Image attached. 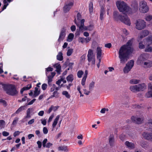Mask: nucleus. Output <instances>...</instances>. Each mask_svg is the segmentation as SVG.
<instances>
[{"label": "nucleus", "mask_w": 152, "mask_h": 152, "mask_svg": "<svg viewBox=\"0 0 152 152\" xmlns=\"http://www.w3.org/2000/svg\"><path fill=\"white\" fill-rule=\"evenodd\" d=\"M132 40H129L126 45L120 48L118 55L121 64H124L129 59V55L133 50L132 47Z\"/></svg>", "instance_id": "obj_1"}, {"label": "nucleus", "mask_w": 152, "mask_h": 152, "mask_svg": "<svg viewBox=\"0 0 152 152\" xmlns=\"http://www.w3.org/2000/svg\"><path fill=\"white\" fill-rule=\"evenodd\" d=\"M85 20L83 19L80 20V24L76 22V19L75 18L74 21L76 25L77 26L79 27V29H77V31L76 33V35H79L80 33V31H83L84 30H90L91 31L93 29V26L92 25H90L88 26H85L84 25V22H85Z\"/></svg>", "instance_id": "obj_2"}, {"label": "nucleus", "mask_w": 152, "mask_h": 152, "mask_svg": "<svg viewBox=\"0 0 152 152\" xmlns=\"http://www.w3.org/2000/svg\"><path fill=\"white\" fill-rule=\"evenodd\" d=\"M116 6L120 12L128 14L131 13L130 7L123 1H117L116 3Z\"/></svg>", "instance_id": "obj_3"}, {"label": "nucleus", "mask_w": 152, "mask_h": 152, "mask_svg": "<svg viewBox=\"0 0 152 152\" xmlns=\"http://www.w3.org/2000/svg\"><path fill=\"white\" fill-rule=\"evenodd\" d=\"M123 13L121 15H120L118 12L115 11L113 13L114 18L116 19H119L121 22L126 25L130 26L131 22L129 19L127 15Z\"/></svg>", "instance_id": "obj_4"}, {"label": "nucleus", "mask_w": 152, "mask_h": 152, "mask_svg": "<svg viewBox=\"0 0 152 152\" xmlns=\"http://www.w3.org/2000/svg\"><path fill=\"white\" fill-rule=\"evenodd\" d=\"M8 94L12 96H15L18 94V91L16 89L15 86L13 85H8L5 90Z\"/></svg>", "instance_id": "obj_5"}, {"label": "nucleus", "mask_w": 152, "mask_h": 152, "mask_svg": "<svg viewBox=\"0 0 152 152\" xmlns=\"http://www.w3.org/2000/svg\"><path fill=\"white\" fill-rule=\"evenodd\" d=\"M139 7V10L141 13H145L149 10L147 3L144 1H140Z\"/></svg>", "instance_id": "obj_6"}, {"label": "nucleus", "mask_w": 152, "mask_h": 152, "mask_svg": "<svg viewBox=\"0 0 152 152\" xmlns=\"http://www.w3.org/2000/svg\"><path fill=\"white\" fill-rule=\"evenodd\" d=\"M88 60L89 62H91L92 65H94L95 64V55L94 54V51L92 49H90L88 50L87 55Z\"/></svg>", "instance_id": "obj_7"}, {"label": "nucleus", "mask_w": 152, "mask_h": 152, "mask_svg": "<svg viewBox=\"0 0 152 152\" xmlns=\"http://www.w3.org/2000/svg\"><path fill=\"white\" fill-rule=\"evenodd\" d=\"M136 26L137 29L140 30L145 27V22L144 20L139 19L136 21Z\"/></svg>", "instance_id": "obj_8"}, {"label": "nucleus", "mask_w": 152, "mask_h": 152, "mask_svg": "<svg viewBox=\"0 0 152 152\" xmlns=\"http://www.w3.org/2000/svg\"><path fill=\"white\" fill-rule=\"evenodd\" d=\"M134 61L133 60H131L130 61L128 62L126 64V66L124 69V72L125 73H127L134 66Z\"/></svg>", "instance_id": "obj_9"}, {"label": "nucleus", "mask_w": 152, "mask_h": 152, "mask_svg": "<svg viewBox=\"0 0 152 152\" xmlns=\"http://www.w3.org/2000/svg\"><path fill=\"white\" fill-rule=\"evenodd\" d=\"M142 136L145 139L152 142V133L144 132L142 133Z\"/></svg>", "instance_id": "obj_10"}, {"label": "nucleus", "mask_w": 152, "mask_h": 152, "mask_svg": "<svg viewBox=\"0 0 152 152\" xmlns=\"http://www.w3.org/2000/svg\"><path fill=\"white\" fill-rule=\"evenodd\" d=\"M131 119L133 122L136 124H140L143 122L144 118L142 117H138L132 116L131 118Z\"/></svg>", "instance_id": "obj_11"}, {"label": "nucleus", "mask_w": 152, "mask_h": 152, "mask_svg": "<svg viewBox=\"0 0 152 152\" xmlns=\"http://www.w3.org/2000/svg\"><path fill=\"white\" fill-rule=\"evenodd\" d=\"M73 5V3L72 2H69V3L67 2L66 3L64 7V12L66 13L68 12Z\"/></svg>", "instance_id": "obj_12"}, {"label": "nucleus", "mask_w": 152, "mask_h": 152, "mask_svg": "<svg viewBox=\"0 0 152 152\" xmlns=\"http://www.w3.org/2000/svg\"><path fill=\"white\" fill-rule=\"evenodd\" d=\"M65 27H63V28H62L61 29L59 37L58 39V41L59 42H60L61 41L63 40L64 38L66 35L65 33Z\"/></svg>", "instance_id": "obj_13"}, {"label": "nucleus", "mask_w": 152, "mask_h": 152, "mask_svg": "<svg viewBox=\"0 0 152 152\" xmlns=\"http://www.w3.org/2000/svg\"><path fill=\"white\" fill-rule=\"evenodd\" d=\"M138 4L137 3L136 1H134L132 2V8L131 9V13L132 12H136L138 9Z\"/></svg>", "instance_id": "obj_14"}, {"label": "nucleus", "mask_w": 152, "mask_h": 152, "mask_svg": "<svg viewBox=\"0 0 152 152\" xmlns=\"http://www.w3.org/2000/svg\"><path fill=\"white\" fill-rule=\"evenodd\" d=\"M137 86L138 92L143 91L146 88V86L144 83L140 84Z\"/></svg>", "instance_id": "obj_15"}, {"label": "nucleus", "mask_w": 152, "mask_h": 152, "mask_svg": "<svg viewBox=\"0 0 152 152\" xmlns=\"http://www.w3.org/2000/svg\"><path fill=\"white\" fill-rule=\"evenodd\" d=\"M115 141L114 136L113 134L110 135L109 139V142L110 145L113 146Z\"/></svg>", "instance_id": "obj_16"}, {"label": "nucleus", "mask_w": 152, "mask_h": 152, "mask_svg": "<svg viewBox=\"0 0 152 152\" xmlns=\"http://www.w3.org/2000/svg\"><path fill=\"white\" fill-rule=\"evenodd\" d=\"M53 66L54 67L56 68V71L57 73L58 74H60L61 69V66L60 64L58 63L55 64L53 65Z\"/></svg>", "instance_id": "obj_17"}, {"label": "nucleus", "mask_w": 152, "mask_h": 152, "mask_svg": "<svg viewBox=\"0 0 152 152\" xmlns=\"http://www.w3.org/2000/svg\"><path fill=\"white\" fill-rule=\"evenodd\" d=\"M145 60V58L144 55H141L139 57L137 62L140 64H144V61Z\"/></svg>", "instance_id": "obj_18"}, {"label": "nucleus", "mask_w": 152, "mask_h": 152, "mask_svg": "<svg viewBox=\"0 0 152 152\" xmlns=\"http://www.w3.org/2000/svg\"><path fill=\"white\" fill-rule=\"evenodd\" d=\"M105 12L104 7L102 6L101 8L100 15V18L101 20H102L103 19V16L105 14Z\"/></svg>", "instance_id": "obj_19"}, {"label": "nucleus", "mask_w": 152, "mask_h": 152, "mask_svg": "<svg viewBox=\"0 0 152 152\" xmlns=\"http://www.w3.org/2000/svg\"><path fill=\"white\" fill-rule=\"evenodd\" d=\"M140 145L143 148H147L149 145L148 142L145 141H142L140 142Z\"/></svg>", "instance_id": "obj_20"}, {"label": "nucleus", "mask_w": 152, "mask_h": 152, "mask_svg": "<svg viewBox=\"0 0 152 152\" xmlns=\"http://www.w3.org/2000/svg\"><path fill=\"white\" fill-rule=\"evenodd\" d=\"M125 144L128 148L131 149L134 148V144L133 143L129 142V141H127L126 142Z\"/></svg>", "instance_id": "obj_21"}, {"label": "nucleus", "mask_w": 152, "mask_h": 152, "mask_svg": "<svg viewBox=\"0 0 152 152\" xmlns=\"http://www.w3.org/2000/svg\"><path fill=\"white\" fill-rule=\"evenodd\" d=\"M59 150L64 151L65 152H68L69 150L67 148V146L65 145L61 146H59L58 148Z\"/></svg>", "instance_id": "obj_22"}, {"label": "nucleus", "mask_w": 152, "mask_h": 152, "mask_svg": "<svg viewBox=\"0 0 152 152\" xmlns=\"http://www.w3.org/2000/svg\"><path fill=\"white\" fill-rule=\"evenodd\" d=\"M137 86V85L131 86L130 87L129 89L133 92H138Z\"/></svg>", "instance_id": "obj_23"}, {"label": "nucleus", "mask_w": 152, "mask_h": 152, "mask_svg": "<svg viewBox=\"0 0 152 152\" xmlns=\"http://www.w3.org/2000/svg\"><path fill=\"white\" fill-rule=\"evenodd\" d=\"M60 118V115H57L56 118L54 120L52 124V127L53 128H54L55 127L56 125H57L58 121L59 119Z\"/></svg>", "instance_id": "obj_24"}, {"label": "nucleus", "mask_w": 152, "mask_h": 152, "mask_svg": "<svg viewBox=\"0 0 152 152\" xmlns=\"http://www.w3.org/2000/svg\"><path fill=\"white\" fill-rule=\"evenodd\" d=\"M152 127V120H150L145 124V127L149 128L150 129Z\"/></svg>", "instance_id": "obj_25"}, {"label": "nucleus", "mask_w": 152, "mask_h": 152, "mask_svg": "<svg viewBox=\"0 0 152 152\" xmlns=\"http://www.w3.org/2000/svg\"><path fill=\"white\" fill-rule=\"evenodd\" d=\"M140 82V80L135 79H133L130 80L129 83L131 84H137Z\"/></svg>", "instance_id": "obj_26"}, {"label": "nucleus", "mask_w": 152, "mask_h": 152, "mask_svg": "<svg viewBox=\"0 0 152 152\" xmlns=\"http://www.w3.org/2000/svg\"><path fill=\"white\" fill-rule=\"evenodd\" d=\"M59 93L57 91H55L53 93V95L50 96L49 98H52L53 97L57 98L59 97Z\"/></svg>", "instance_id": "obj_27"}, {"label": "nucleus", "mask_w": 152, "mask_h": 152, "mask_svg": "<svg viewBox=\"0 0 152 152\" xmlns=\"http://www.w3.org/2000/svg\"><path fill=\"white\" fill-rule=\"evenodd\" d=\"M102 55V50L99 48H97V56L98 58H99Z\"/></svg>", "instance_id": "obj_28"}, {"label": "nucleus", "mask_w": 152, "mask_h": 152, "mask_svg": "<svg viewBox=\"0 0 152 152\" xmlns=\"http://www.w3.org/2000/svg\"><path fill=\"white\" fill-rule=\"evenodd\" d=\"M57 59L60 61H61L63 59L62 53L61 52H59L57 56Z\"/></svg>", "instance_id": "obj_29"}, {"label": "nucleus", "mask_w": 152, "mask_h": 152, "mask_svg": "<svg viewBox=\"0 0 152 152\" xmlns=\"http://www.w3.org/2000/svg\"><path fill=\"white\" fill-rule=\"evenodd\" d=\"M35 90L34 91V93L33 95L34 97H36L38 96L40 93V91L38 90V88L37 87H35Z\"/></svg>", "instance_id": "obj_30"}, {"label": "nucleus", "mask_w": 152, "mask_h": 152, "mask_svg": "<svg viewBox=\"0 0 152 152\" xmlns=\"http://www.w3.org/2000/svg\"><path fill=\"white\" fill-rule=\"evenodd\" d=\"M144 65H145L147 67H150L152 66V62L148 61L144 62Z\"/></svg>", "instance_id": "obj_31"}, {"label": "nucleus", "mask_w": 152, "mask_h": 152, "mask_svg": "<svg viewBox=\"0 0 152 152\" xmlns=\"http://www.w3.org/2000/svg\"><path fill=\"white\" fill-rule=\"evenodd\" d=\"M145 51L146 52H152V48L148 44L145 49Z\"/></svg>", "instance_id": "obj_32"}, {"label": "nucleus", "mask_w": 152, "mask_h": 152, "mask_svg": "<svg viewBox=\"0 0 152 152\" xmlns=\"http://www.w3.org/2000/svg\"><path fill=\"white\" fill-rule=\"evenodd\" d=\"M25 107V105L20 107L17 110V111L15 112V113L16 114L19 113L20 112H21L22 111L24 110Z\"/></svg>", "instance_id": "obj_33"}, {"label": "nucleus", "mask_w": 152, "mask_h": 152, "mask_svg": "<svg viewBox=\"0 0 152 152\" xmlns=\"http://www.w3.org/2000/svg\"><path fill=\"white\" fill-rule=\"evenodd\" d=\"M145 97L146 98H150L152 97V91L148 90V92L146 93Z\"/></svg>", "instance_id": "obj_34"}, {"label": "nucleus", "mask_w": 152, "mask_h": 152, "mask_svg": "<svg viewBox=\"0 0 152 152\" xmlns=\"http://www.w3.org/2000/svg\"><path fill=\"white\" fill-rule=\"evenodd\" d=\"M95 85V82L92 81L89 85V88L90 91H92L93 88H94Z\"/></svg>", "instance_id": "obj_35"}, {"label": "nucleus", "mask_w": 152, "mask_h": 152, "mask_svg": "<svg viewBox=\"0 0 152 152\" xmlns=\"http://www.w3.org/2000/svg\"><path fill=\"white\" fill-rule=\"evenodd\" d=\"M62 94L65 96L66 97L68 98H69L70 97V95L69 94L68 92L66 91H63L62 92Z\"/></svg>", "instance_id": "obj_36"}, {"label": "nucleus", "mask_w": 152, "mask_h": 152, "mask_svg": "<svg viewBox=\"0 0 152 152\" xmlns=\"http://www.w3.org/2000/svg\"><path fill=\"white\" fill-rule=\"evenodd\" d=\"M73 76L72 75H70L67 77L66 78L67 80L68 81L72 82L73 80Z\"/></svg>", "instance_id": "obj_37"}, {"label": "nucleus", "mask_w": 152, "mask_h": 152, "mask_svg": "<svg viewBox=\"0 0 152 152\" xmlns=\"http://www.w3.org/2000/svg\"><path fill=\"white\" fill-rule=\"evenodd\" d=\"M140 33L145 37L148 34L149 32L147 30H144L142 31Z\"/></svg>", "instance_id": "obj_38"}, {"label": "nucleus", "mask_w": 152, "mask_h": 152, "mask_svg": "<svg viewBox=\"0 0 152 152\" xmlns=\"http://www.w3.org/2000/svg\"><path fill=\"white\" fill-rule=\"evenodd\" d=\"M145 20L147 21H150L152 19V15H147L145 17Z\"/></svg>", "instance_id": "obj_39"}, {"label": "nucleus", "mask_w": 152, "mask_h": 152, "mask_svg": "<svg viewBox=\"0 0 152 152\" xmlns=\"http://www.w3.org/2000/svg\"><path fill=\"white\" fill-rule=\"evenodd\" d=\"M89 9L90 13L92 12L93 11V4L92 2L90 3L89 6Z\"/></svg>", "instance_id": "obj_40"}, {"label": "nucleus", "mask_w": 152, "mask_h": 152, "mask_svg": "<svg viewBox=\"0 0 152 152\" xmlns=\"http://www.w3.org/2000/svg\"><path fill=\"white\" fill-rule=\"evenodd\" d=\"M7 86L8 85L2 83L0 82V87H1L3 88L5 90Z\"/></svg>", "instance_id": "obj_41"}, {"label": "nucleus", "mask_w": 152, "mask_h": 152, "mask_svg": "<svg viewBox=\"0 0 152 152\" xmlns=\"http://www.w3.org/2000/svg\"><path fill=\"white\" fill-rule=\"evenodd\" d=\"M83 73V72L82 70L79 71L77 73L78 77L79 78L81 77Z\"/></svg>", "instance_id": "obj_42"}, {"label": "nucleus", "mask_w": 152, "mask_h": 152, "mask_svg": "<svg viewBox=\"0 0 152 152\" xmlns=\"http://www.w3.org/2000/svg\"><path fill=\"white\" fill-rule=\"evenodd\" d=\"M139 48L140 49H142L145 48V45L142 44V41L139 42Z\"/></svg>", "instance_id": "obj_43"}, {"label": "nucleus", "mask_w": 152, "mask_h": 152, "mask_svg": "<svg viewBox=\"0 0 152 152\" xmlns=\"http://www.w3.org/2000/svg\"><path fill=\"white\" fill-rule=\"evenodd\" d=\"M73 52V49H69L67 52V55L68 56H70Z\"/></svg>", "instance_id": "obj_44"}, {"label": "nucleus", "mask_w": 152, "mask_h": 152, "mask_svg": "<svg viewBox=\"0 0 152 152\" xmlns=\"http://www.w3.org/2000/svg\"><path fill=\"white\" fill-rule=\"evenodd\" d=\"M5 125V122L4 120H0V127L1 128H3L4 127Z\"/></svg>", "instance_id": "obj_45"}, {"label": "nucleus", "mask_w": 152, "mask_h": 152, "mask_svg": "<svg viewBox=\"0 0 152 152\" xmlns=\"http://www.w3.org/2000/svg\"><path fill=\"white\" fill-rule=\"evenodd\" d=\"M74 37V34L72 33H70L69 34L68 38L69 39H70V41H71Z\"/></svg>", "instance_id": "obj_46"}, {"label": "nucleus", "mask_w": 152, "mask_h": 152, "mask_svg": "<svg viewBox=\"0 0 152 152\" xmlns=\"http://www.w3.org/2000/svg\"><path fill=\"white\" fill-rule=\"evenodd\" d=\"M145 37L144 36L142 35V34H141V33H140V37H139L137 39V41L139 42L140 41H141V40L142 39L143 37Z\"/></svg>", "instance_id": "obj_47"}, {"label": "nucleus", "mask_w": 152, "mask_h": 152, "mask_svg": "<svg viewBox=\"0 0 152 152\" xmlns=\"http://www.w3.org/2000/svg\"><path fill=\"white\" fill-rule=\"evenodd\" d=\"M18 120V118H15L12 122V124L13 125H15L17 124Z\"/></svg>", "instance_id": "obj_48"}, {"label": "nucleus", "mask_w": 152, "mask_h": 152, "mask_svg": "<svg viewBox=\"0 0 152 152\" xmlns=\"http://www.w3.org/2000/svg\"><path fill=\"white\" fill-rule=\"evenodd\" d=\"M48 140L47 139H45L42 142V145L43 147H45L46 146V144Z\"/></svg>", "instance_id": "obj_49"}, {"label": "nucleus", "mask_w": 152, "mask_h": 152, "mask_svg": "<svg viewBox=\"0 0 152 152\" xmlns=\"http://www.w3.org/2000/svg\"><path fill=\"white\" fill-rule=\"evenodd\" d=\"M125 135L124 134H122L120 135L119 137L120 139L122 141H124L125 139Z\"/></svg>", "instance_id": "obj_50"}, {"label": "nucleus", "mask_w": 152, "mask_h": 152, "mask_svg": "<svg viewBox=\"0 0 152 152\" xmlns=\"http://www.w3.org/2000/svg\"><path fill=\"white\" fill-rule=\"evenodd\" d=\"M47 85L46 84L44 83L43 84L42 86V89L43 90H45L47 88Z\"/></svg>", "instance_id": "obj_51"}, {"label": "nucleus", "mask_w": 152, "mask_h": 152, "mask_svg": "<svg viewBox=\"0 0 152 152\" xmlns=\"http://www.w3.org/2000/svg\"><path fill=\"white\" fill-rule=\"evenodd\" d=\"M86 77H83L82 80L81 84L83 86H84L85 85V82L86 80Z\"/></svg>", "instance_id": "obj_52"}, {"label": "nucleus", "mask_w": 152, "mask_h": 152, "mask_svg": "<svg viewBox=\"0 0 152 152\" xmlns=\"http://www.w3.org/2000/svg\"><path fill=\"white\" fill-rule=\"evenodd\" d=\"M36 99H34L32 100L28 104H26V106L28 105H30L32 104L33 103L36 101Z\"/></svg>", "instance_id": "obj_53"}, {"label": "nucleus", "mask_w": 152, "mask_h": 152, "mask_svg": "<svg viewBox=\"0 0 152 152\" xmlns=\"http://www.w3.org/2000/svg\"><path fill=\"white\" fill-rule=\"evenodd\" d=\"M77 19L78 20H80V19L81 18V15L79 12H78L77 15Z\"/></svg>", "instance_id": "obj_54"}, {"label": "nucleus", "mask_w": 152, "mask_h": 152, "mask_svg": "<svg viewBox=\"0 0 152 152\" xmlns=\"http://www.w3.org/2000/svg\"><path fill=\"white\" fill-rule=\"evenodd\" d=\"M43 133L45 134H47L48 132L47 129L46 127H44L43 128Z\"/></svg>", "instance_id": "obj_55"}, {"label": "nucleus", "mask_w": 152, "mask_h": 152, "mask_svg": "<svg viewBox=\"0 0 152 152\" xmlns=\"http://www.w3.org/2000/svg\"><path fill=\"white\" fill-rule=\"evenodd\" d=\"M2 134L4 136H7L9 134V133L6 131L3 132L2 133Z\"/></svg>", "instance_id": "obj_56"}, {"label": "nucleus", "mask_w": 152, "mask_h": 152, "mask_svg": "<svg viewBox=\"0 0 152 152\" xmlns=\"http://www.w3.org/2000/svg\"><path fill=\"white\" fill-rule=\"evenodd\" d=\"M83 90L84 91V94L87 95H88L91 91H90V90L88 91L86 89H83Z\"/></svg>", "instance_id": "obj_57"}, {"label": "nucleus", "mask_w": 152, "mask_h": 152, "mask_svg": "<svg viewBox=\"0 0 152 152\" xmlns=\"http://www.w3.org/2000/svg\"><path fill=\"white\" fill-rule=\"evenodd\" d=\"M148 90H150L151 91H152V84L149 83L148 85Z\"/></svg>", "instance_id": "obj_58"}, {"label": "nucleus", "mask_w": 152, "mask_h": 152, "mask_svg": "<svg viewBox=\"0 0 152 152\" xmlns=\"http://www.w3.org/2000/svg\"><path fill=\"white\" fill-rule=\"evenodd\" d=\"M31 88V85H28L27 87H24L23 88H24L25 90H29Z\"/></svg>", "instance_id": "obj_59"}, {"label": "nucleus", "mask_w": 152, "mask_h": 152, "mask_svg": "<svg viewBox=\"0 0 152 152\" xmlns=\"http://www.w3.org/2000/svg\"><path fill=\"white\" fill-rule=\"evenodd\" d=\"M53 145V144L50 142L48 143L46 145L45 147L47 148H49Z\"/></svg>", "instance_id": "obj_60"}, {"label": "nucleus", "mask_w": 152, "mask_h": 152, "mask_svg": "<svg viewBox=\"0 0 152 152\" xmlns=\"http://www.w3.org/2000/svg\"><path fill=\"white\" fill-rule=\"evenodd\" d=\"M54 115L53 114L51 115L50 117V118L49 119V120L48 121V123H49V122H51V121L52 119L54 117Z\"/></svg>", "instance_id": "obj_61"}, {"label": "nucleus", "mask_w": 152, "mask_h": 152, "mask_svg": "<svg viewBox=\"0 0 152 152\" xmlns=\"http://www.w3.org/2000/svg\"><path fill=\"white\" fill-rule=\"evenodd\" d=\"M19 133L20 132L19 131H16L14 133L13 136L14 137H16L19 135Z\"/></svg>", "instance_id": "obj_62"}, {"label": "nucleus", "mask_w": 152, "mask_h": 152, "mask_svg": "<svg viewBox=\"0 0 152 152\" xmlns=\"http://www.w3.org/2000/svg\"><path fill=\"white\" fill-rule=\"evenodd\" d=\"M105 47L108 48H110L111 47V44L110 43H108L105 44Z\"/></svg>", "instance_id": "obj_63"}, {"label": "nucleus", "mask_w": 152, "mask_h": 152, "mask_svg": "<svg viewBox=\"0 0 152 152\" xmlns=\"http://www.w3.org/2000/svg\"><path fill=\"white\" fill-rule=\"evenodd\" d=\"M85 57L86 56L85 55H83L81 57V61L82 62H83L84 61L85 59Z\"/></svg>", "instance_id": "obj_64"}]
</instances>
